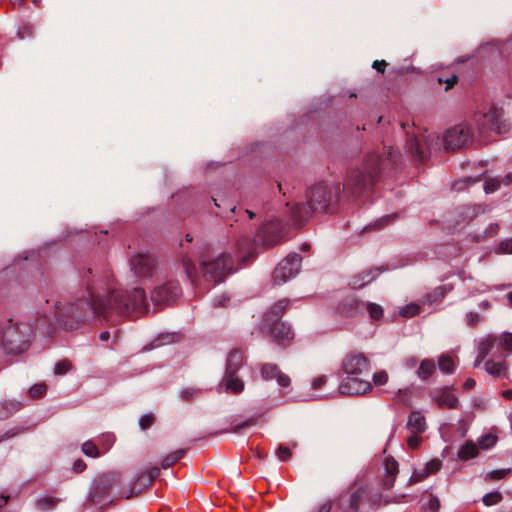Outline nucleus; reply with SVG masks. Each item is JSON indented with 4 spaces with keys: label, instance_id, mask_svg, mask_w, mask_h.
<instances>
[{
    "label": "nucleus",
    "instance_id": "f257e3e1",
    "mask_svg": "<svg viewBox=\"0 0 512 512\" xmlns=\"http://www.w3.org/2000/svg\"><path fill=\"white\" fill-rule=\"evenodd\" d=\"M147 311V299L142 288H134L126 293L109 288L105 298L100 293H91L89 298L81 299L67 309L69 316L82 321L94 317L109 318L115 314H144Z\"/></svg>",
    "mask_w": 512,
    "mask_h": 512
},
{
    "label": "nucleus",
    "instance_id": "f03ea898",
    "mask_svg": "<svg viewBox=\"0 0 512 512\" xmlns=\"http://www.w3.org/2000/svg\"><path fill=\"white\" fill-rule=\"evenodd\" d=\"M503 117V109L497 106H491L487 112L475 113L472 119V126L462 123L449 128L444 133L442 139L444 149L454 151L467 145L473 138L475 131L481 136L488 131H494L499 134L507 132L509 124Z\"/></svg>",
    "mask_w": 512,
    "mask_h": 512
},
{
    "label": "nucleus",
    "instance_id": "7ed1b4c3",
    "mask_svg": "<svg viewBox=\"0 0 512 512\" xmlns=\"http://www.w3.org/2000/svg\"><path fill=\"white\" fill-rule=\"evenodd\" d=\"M340 187L338 185L319 183L310 188L308 203L297 205L293 210L294 220L301 223L308 219L313 211H329V207L336 201Z\"/></svg>",
    "mask_w": 512,
    "mask_h": 512
},
{
    "label": "nucleus",
    "instance_id": "20e7f679",
    "mask_svg": "<svg viewBox=\"0 0 512 512\" xmlns=\"http://www.w3.org/2000/svg\"><path fill=\"white\" fill-rule=\"evenodd\" d=\"M31 335L30 327L9 319L0 331V342L6 353L20 354L28 348Z\"/></svg>",
    "mask_w": 512,
    "mask_h": 512
},
{
    "label": "nucleus",
    "instance_id": "39448f33",
    "mask_svg": "<svg viewBox=\"0 0 512 512\" xmlns=\"http://www.w3.org/2000/svg\"><path fill=\"white\" fill-rule=\"evenodd\" d=\"M380 162L378 155L369 154L360 166L351 171L346 186L358 191L373 185L380 172Z\"/></svg>",
    "mask_w": 512,
    "mask_h": 512
},
{
    "label": "nucleus",
    "instance_id": "423d86ee",
    "mask_svg": "<svg viewBox=\"0 0 512 512\" xmlns=\"http://www.w3.org/2000/svg\"><path fill=\"white\" fill-rule=\"evenodd\" d=\"M233 270L231 258L221 254L211 261L201 263V272L206 279L215 283L221 282Z\"/></svg>",
    "mask_w": 512,
    "mask_h": 512
},
{
    "label": "nucleus",
    "instance_id": "0eeeda50",
    "mask_svg": "<svg viewBox=\"0 0 512 512\" xmlns=\"http://www.w3.org/2000/svg\"><path fill=\"white\" fill-rule=\"evenodd\" d=\"M301 256L297 253L288 255L274 269L272 278L275 284H283L298 274L301 265Z\"/></svg>",
    "mask_w": 512,
    "mask_h": 512
},
{
    "label": "nucleus",
    "instance_id": "6e6552de",
    "mask_svg": "<svg viewBox=\"0 0 512 512\" xmlns=\"http://www.w3.org/2000/svg\"><path fill=\"white\" fill-rule=\"evenodd\" d=\"M130 268L137 278L146 280L155 272V261L150 255L138 254L130 260Z\"/></svg>",
    "mask_w": 512,
    "mask_h": 512
},
{
    "label": "nucleus",
    "instance_id": "1a4fd4ad",
    "mask_svg": "<svg viewBox=\"0 0 512 512\" xmlns=\"http://www.w3.org/2000/svg\"><path fill=\"white\" fill-rule=\"evenodd\" d=\"M341 369L346 376L361 375L369 369V361L362 354L349 353L342 361Z\"/></svg>",
    "mask_w": 512,
    "mask_h": 512
},
{
    "label": "nucleus",
    "instance_id": "9d476101",
    "mask_svg": "<svg viewBox=\"0 0 512 512\" xmlns=\"http://www.w3.org/2000/svg\"><path fill=\"white\" fill-rule=\"evenodd\" d=\"M181 294V288L175 281L167 282L156 287L151 293V300L154 304H167L174 301Z\"/></svg>",
    "mask_w": 512,
    "mask_h": 512
},
{
    "label": "nucleus",
    "instance_id": "9b49d317",
    "mask_svg": "<svg viewBox=\"0 0 512 512\" xmlns=\"http://www.w3.org/2000/svg\"><path fill=\"white\" fill-rule=\"evenodd\" d=\"M339 390L343 395H361L370 392L372 385L368 380L362 379L360 375L346 376L341 382Z\"/></svg>",
    "mask_w": 512,
    "mask_h": 512
},
{
    "label": "nucleus",
    "instance_id": "f8f14e48",
    "mask_svg": "<svg viewBox=\"0 0 512 512\" xmlns=\"http://www.w3.org/2000/svg\"><path fill=\"white\" fill-rule=\"evenodd\" d=\"M431 398L440 408L457 409L459 406L458 398L449 387L434 390Z\"/></svg>",
    "mask_w": 512,
    "mask_h": 512
},
{
    "label": "nucleus",
    "instance_id": "ddd939ff",
    "mask_svg": "<svg viewBox=\"0 0 512 512\" xmlns=\"http://www.w3.org/2000/svg\"><path fill=\"white\" fill-rule=\"evenodd\" d=\"M160 473L159 468L152 467L147 470H145L137 479L135 482L132 483L130 492L126 496L127 498H130L133 495H137L141 493L145 488H147L155 478L158 477Z\"/></svg>",
    "mask_w": 512,
    "mask_h": 512
},
{
    "label": "nucleus",
    "instance_id": "4468645a",
    "mask_svg": "<svg viewBox=\"0 0 512 512\" xmlns=\"http://www.w3.org/2000/svg\"><path fill=\"white\" fill-rule=\"evenodd\" d=\"M270 322L267 324L270 325L269 333L275 341L284 343L293 339L294 333L289 325L278 320Z\"/></svg>",
    "mask_w": 512,
    "mask_h": 512
},
{
    "label": "nucleus",
    "instance_id": "2eb2a0df",
    "mask_svg": "<svg viewBox=\"0 0 512 512\" xmlns=\"http://www.w3.org/2000/svg\"><path fill=\"white\" fill-rule=\"evenodd\" d=\"M261 376L264 380L275 379L278 385L288 387L290 385V378L288 375L281 372L275 364H265L261 368Z\"/></svg>",
    "mask_w": 512,
    "mask_h": 512
},
{
    "label": "nucleus",
    "instance_id": "dca6fc26",
    "mask_svg": "<svg viewBox=\"0 0 512 512\" xmlns=\"http://www.w3.org/2000/svg\"><path fill=\"white\" fill-rule=\"evenodd\" d=\"M484 369L489 375L493 376L494 378L500 379L507 377L508 367L505 359L488 360L484 364Z\"/></svg>",
    "mask_w": 512,
    "mask_h": 512
},
{
    "label": "nucleus",
    "instance_id": "f3484780",
    "mask_svg": "<svg viewBox=\"0 0 512 512\" xmlns=\"http://www.w3.org/2000/svg\"><path fill=\"white\" fill-rule=\"evenodd\" d=\"M384 479L383 486L386 489H390L393 487L394 482L396 480V475L398 473V462L390 457H387L384 461Z\"/></svg>",
    "mask_w": 512,
    "mask_h": 512
},
{
    "label": "nucleus",
    "instance_id": "a211bd4d",
    "mask_svg": "<svg viewBox=\"0 0 512 512\" xmlns=\"http://www.w3.org/2000/svg\"><path fill=\"white\" fill-rule=\"evenodd\" d=\"M221 386L224 387L226 392L234 394H239L244 390V382L236 376V373H231V371H226Z\"/></svg>",
    "mask_w": 512,
    "mask_h": 512
},
{
    "label": "nucleus",
    "instance_id": "6ab92c4d",
    "mask_svg": "<svg viewBox=\"0 0 512 512\" xmlns=\"http://www.w3.org/2000/svg\"><path fill=\"white\" fill-rule=\"evenodd\" d=\"M495 341V337L491 335L485 336L479 341L478 354L474 362V367L479 366L484 361V359L494 347Z\"/></svg>",
    "mask_w": 512,
    "mask_h": 512
},
{
    "label": "nucleus",
    "instance_id": "aec40b11",
    "mask_svg": "<svg viewBox=\"0 0 512 512\" xmlns=\"http://www.w3.org/2000/svg\"><path fill=\"white\" fill-rule=\"evenodd\" d=\"M426 427V420L421 412L413 411L410 413L407 428L412 434H421L426 430Z\"/></svg>",
    "mask_w": 512,
    "mask_h": 512
},
{
    "label": "nucleus",
    "instance_id": "412c9836",
    "mask_svg": "<svg viewBox=\"0 0 512 512\" xmlns=\"http://www.w3.org/2000/svg\"><path fill=\"white\" fill-rule=\"evenodd\" d=\"M237 255L238 259H241L243 262L247 261L250 257L254 255V246L255 243L252 242L247 237H242L237 241Z\"/></svg>",
    "mask_w": 512,
    "mask_h": 512
},
{
    "label": "nucleus",
    "instance_id": "4be33fe9",
    "mask_svg": "<svg viewBox=\"0 0 512 512\" xmlns=\"http://www.w3.org/2000/svg\"><path fill=\"white\" fill-rule=\"evenodd\" d=\"M361 500V492L355 491L348 498L341 497L340 505L341 512H358L359 503Z\"/></svg>",
    "mask_w": 512,
    "mask_h": 512
},
{
    "label": "nucleus",
    "instance_id": "5701e85b",
    "mask_svg": "<svg viewBox=\"0 0 512 512\" xmlns=\"http://www.w3.org/2000/svg\"><path fill=\"white\" fill-rule=\"evenodd\" d=\"M289 301L286 299L280 300L277 303H275L270 310L265 314L264 322L270 323V321L277 320L276 318L280 317L283 312L288 307Z\"/></svg>",
    "mask_w": 512,
    "mask_h": 512
},
{
    "label": "nucleus",
    "instance_id": "b1692460",
    "mask_svg": "<svg viewBox=\"0 0 512 512\" xmlns=\"http://www.w3.org/2000/svg\"><path fill=\"white\" fill-rule=\"evenodd\" d=\"M447 292L445 286H438L424 295L421 299V303L424 305H432L441 301Z\"/></svg>",
    "mask_w": 512,
    "mask_h": 512
},
{
    "label": "nucleus",
    "instance_id": "393cba45",
    "mask_svg": "<svg viewBox=\"0 0 512 512\" xmlns=\"http://www.w3.org/2000/svg\"><path fill=\"white\" fill-rule=\"evenodd\" d=\"M511 182H512V175L511 174H507V175H505L501 179H499V178H491V179L486 180L485 185H484V190H485V192L487 194L493 193V192L497 191L500 188L501 184L507 186Z\"/></svg>",
    "mask_w": 512,
    "mask_h": 512
},
{
    "label": "nucleus",
    "instance_id": "a878e982",
    "mask_svg": "<svg viewBox=\"0 0 512 512\" xmlns=\"http://www.w3.org/2000/svg\"><path fill=\"white\" fill-rule=\"evenodd\" d=\"M478 455V446L472 441H466L458 450L460 460H469Z\"/></svg>",
    "mask_w": 512,
    "mask_h": 512
},
{
    "label": "nucleus",
    "instance_id": "bb28decb",
    "mask_svg": "<svg viewBox=\"0 0 512 512\" xmlns=\"http://www.w3.org/2000/svg\"><path fill=\"white\" fill-rule=\"evenodd\" d=\"M436 366L433 360L425 359L420 363V366L417 370V376L422 379H428L434 372Z\"/></svg>",
    "mask_w": 512,
    "mask_h": 512
},
{
    "label": "nucleus",
    "instance_id": "cd10ccee",
    "mask_svg": "<svg viewBox=\"0 0 512 512\" xmlns=\"http://www.w3.org/2000/svg\"><path fill=\"white\" fill-rule=\"evenodd\" d=\"M243 363V354L240 351H232L227 359V368L226 371H231V373H236L237 370Z\"/></svg>",
    "mask_w": 512,
    "mask_h": 512
},
{
    "label": "nucleus",
    "instance_id": "c85d7f7f",
    "mask_svg": "<svg viewBox=\"0 0 512 512\" xmlns=\"http://www.w3.org/2000/svg\"><path fill=\"white\" fill-rule=\"evenodd\" d=\"M438 367L442 373L452 374L456 365L454 359L450 355H442L438 359Z\"/></svg>",
    "mask_w": 512,
    "mask_h": 512
},
{
    "label": "nucleus",
    "instance_id": "c756f323",
    "mask_svg": "<svg viewBox=\"0 0 512 512\" xmlns=\"http://www.w3.org/2000/svg\"><path fill=\"white\" fill-rule=\"evenodd\" d=\"M297 447L296 442H291L290 446L279 445L276 450V455L280 461H288L292 456V449Z\"/></svg>",
    "mask_w": 512,
    "mask_h": 512
},
{
    "label": "nucleus",
    "instance_id": "7c9ffc66",
    "mask_svg": "<svg viewBox=\"0 0 512 512\" xmlns=\"http://www.w3.org/2000/svg\"><path fill=\"white\" fill-rule=\"evenodd\" d=\"M185 454V450L183 449H178L168 455H166L162 461H161V466L162 468L166 469L168 468L169 466H171L173 463L177 462L178 460H180Z\"/></svg>",
    "mask_w": 512,
    "mask_h": 512
},
{
    "label": "nucleus",
    "instance_id": "2f4dec72",
    "mask_svg": "<svg viewBox=\"0 0 512 512\" xmlns=\"http://www.w3.org/2000/svg\"><path fill=\"white\" fill-rule=\"evenodd\" d=\"M119 478L120 477L117 473H109L100 478L98 485L105 489H109L119 482Z\"/></svg>",
    "mask_w": 512,
    "mask_h": 512
},
{
    "label": "nucleus",
    "instance_id": "473e14b6",
    "mask_svg": "<svg viewBox=\"0 0 512 512\" xmlns=\"http://www.w3.org/2000/svg\"><path fill=\"white\" fill-rule=\"evenodd\" d=\"M503 499L502 493L499 491H493L483 496V503L485 506H493L501 502Z\"/></svg>",
    "mask_w": 512,
    "mask_h": 512
},
{
    "label": "nucleus",
    "instance_id": "72a5a7b5",
    "mask_svg": "<svg viewBox=\"0 0 512 512\" xmlns=\"http://www.w3.org/2000/svg\"><path fill=\"white\" fill-rule=\"evenodd\" d=\"M399 313L402 317L411 318L420 313V305L417 303L407 304L406 306L401 308Z\"/></svg>",
    "mask_w": 512,
    "mask_h": 512
},
{
    "label": "nucleus",
    "instance_id": "f704fd0d",
    "mask_svg": "<svg viewBox=\"0 0 512 512\" xmlns=\"http://www.w3.org/2000/svg\"><path fill=\"white\" fill-rule=\"evenodd\" d=\"M34 33H35L34 25L31 23H26L18 28L17 37L20 40H24L26 38L32 37L34 35Z\"/></svg>",
    "mask_w": 512,
    "mask_h": 512
},
{
    "label": "nucleus",
    "instance_id": "c9c22d12",
    "mask_svg": "<svg viewBox=\"0 0 512 512\" xmlns=\"http://www.w3.org/2000/svg\"><path fill=\"white\" fill-rule=\"evenodd\" d=\"M57 503H58V500H56L55 498H52V497H43V498H40L38 501H37V506L43 510V511H48V510H53L55 509V507L57 506Z\"/></svg>",
    "mask_w": 512,
    "mask_h": 512
},
{
    "label": "nucleus",
    "instance_id": "e433bc0d",
    "mask_svg": "<svg viewBox=\"0 0 512 512\" xmlns=\"http://www.w3.org/2000/svg\"><path fill=\"white\" fill-rule=\"evenodd\" d=\"M367 311L369 313L370 318L373 320H378L383 316V308L376 303H368Z\"/></svg>",
    "mask_w": 512,
    "mask_h": 512
},
{
    "label": "nucleus",
    "instance_id": "4c0bfd02",
    "mask_svg": "<svg viewBox=\"0 0 512 512\" xmlns=\"http://www.w3.org/2000/svg\"><path fill=\"white\" fill-rule=\"evenodd\" d=\"M479 447L487 450L494 446L497 442V437L492 434H486L479 439Z\"/></svg>",
    "mask_w": 512,
    "mask_h": 512
},
{
    "label": "nucleus",
    "instance_id": "58836bf2",
    "mask_svg": "<svg viewBox=\"0 0 512 512\" xmlns=\"http://www.w3.org/2000/svg\"><path fill=\"white\" fill-rule=\"evenodd\" d=\"M82 451L88 457L96 458L99 456V450L92 441L84 442L82 445Z\"/></svg>",
    "mask_w": 512,
    "mask_h": 512
},
{
    "label": "nucleus",
    "instance_id": "ea45409f",
    "mask_svg": "<svg viewBox=\"0 0 512 512\" xmlns=\"http://www.w3.org/2000/svg\"><path fill=\"white\" fill-rule=\"evenodd\" d=\"M499 231V225L497 223L490 224L481 235L477 236L478 240H485L497 235Z\"/></svg>",
    "mask_w": 512,
    "mask_h": 512
},
{
    "label": "nucleus",
    "instance_id": "a19ab883",
    "mask_svg": "<svg viewBox=\"0 0 512 512\" xmlns=\"http://www.w3.org/2000/svg\"><path fill=\"white\" fill-rule=\"evenodd\" d=\"M497 254H512V238L502 240L495 248Z\"/></svg>",
    "mask_w": 512,
    "mask_h": 512
},
{
    "label": "nucleus",
    "instance_id": "79ce46f5",
    "mask_svg": "<svg viewBox=\"0 0 512 512\" xmlns=\"http://www.w3.org/2000/svg\"><path fill=\"white\" fill-rule=\"evenodd\" d=\"M500 345L505 351L512 352V333L504 332L500 336Z\"/></svg>",
    "mask_w": 512,
    "mask_h": 512
},
{
    "label": "nucleus",
    "instance_id": "37998d69",
    "mask_svg": "<svg viewBox=\"0 0 512 512\" xmlns=\"http://www.w3.org/2000/svg\"><path fill=\"white\" fill-rule=\"evenodd\" d=\"M441 467V462L438 459L429 461L423 469V476H428L431 473L437 472Z\"/></svg>",
    "mask_w": 512,
    "mask_h": 512
},
{
    "label": "nucleus",
    "instance_id": "c03bdc74",
    "mask_svg": "<svg viewBox=\"0 0 512 512\" xmlns=\"http://www.w3.org/2000/svg\"><path fill=\"white\" fill-rule=\"evenodd\" d=\"M182 264H183V267H184L187 277L189 279H191V281H194V279L196 277V268H195L194 264L191 262V260L186 259V258L183 259Z\"/></svg>",
    "mask_w": 512,
    "mask_h": 512
},
{
    "label": "nucleus",
    "instance_id": "a18cd8bd",
    "mask_svg": "<svg viewBox=\"0 0 512 512\" xmlns=\"http://www.w3.org/2000/svg\"><path fill=\"white\" fill-rule=\"evenodd\" d=\"M410 151L419 159H423V151L420 148V141L417 138L410 139Z\"/></svg>",
    "mask_w": 512,
    "mask_h": 512
},
{
    "label": "nucleus",
    "instance_id": "49530a36",
    "mask_svg": "<svg viewBox=\"0 0 512 512\" xmlns=\"http://www.w3.org/2000/svg\"><path fill=\"white\" fill-rule=\"evenodd\" d=\"M441 507L440 500L437 496L431 495L426 505V510L430 512H438Z\"/></svg>",
    "mask_w": 512,
    "mask_h": 512
},
{
    "label": "nucleus",
    "instance_id": "de8ad7c7",
    "mask_svg": "<svg viewBox=\"0 0 512 512\" xmlns=\"http://www.w3.org/2000/svg\"><path fill=\"white\" fill-rule=\"evenodd\" d=\"M154 423V417L152 414H145L139 419V426L142 430H146L151 427Z\"/></svg>",
    "mask_w": 512,
    "mask_h": 512
},
{
    "label": "nucleus",
    "instance_id": "09e8293b",
    "mask_svg": "<svg viewBox=\"0 0 512 512\" xmlns=\"http://www.w3.org/2000/svg\"><path fill=\"white\" fill-rule=\"evenodd\" d=\"M388 381V374L386 371L382 370V371H379V372H376L374 375H373V382L375 385L377 386H381V385H384L386 384Z\"/></svg>",
    "mask_w": 512,
    "mask_h": 512
},
{
    "label": "nucleus",
    "instance_id": "8fccbe9b",
    "mask_svg": "<svg viewBox=\"0 0 512 512\" xmlns=\"http://www.w3.org/2000/svg\"><path fill=\"white\" fill-rule=\"evenodd\" d=\"M46 391V386L43 384H36L30 388V395L32 398H41Z\"/></svg>",
    "mask_w": 512,
    "mask_h": 512
},
{
    "label": "nucleus",
    "instance_id": "3c124183",
    "mask_svg": "<svg viewBox=\"0 0 512 512\" xmlns=\"http://www.w3.org/2000/svg\"><path fill=\"white\" fill-rule=\"evenodd\" d=\"M71 368V365L68 361L63 360L55 365L54 372L58 375H63L67 373Z\"/></svg>",
    "mask_w": 512,
    "mask_h": 512
},
{
    "label": "nucleus",
    "instance_id": "603ef678",
    "mask_svg": "<svg viewBox=\"0 0 512 512\" xmlns=\"http://www.w3.org/2000/svg\"><path fill=\"white\" fill-rule=\"evenodd\" d=\"M467 324L471 327L476 326L480 321V315L477 312H469L466 315Z\"/></svg>",
    "mask_w": 512,
    "mask_h": 512
},
{
    "label": "nucleus",
    "instance_id": "864d4df0",
    "mask_svg": "<svg viewBox=\"0 0 512 512\" xmlns=\"http://www.w3.org/2000/svg\"><path fill=\"white\" fill-rule=\"evenodd\" d=\"M509 469H499V470H493L489 473V478L493 480H498L504 478L508 473Z\"/></svg>",
    "mask_w": 512,
    "mask_h": 512
},
{
    "label": "nucleus",
    "instance_id": "5fc2aeb1",
    "mask_svg": "<svg viewBox=\"0 0 512 512\" xmlns=\"http://www.w3.org/2000/svg\"><path fill=\"white\" fill-rule=\"evenodd\" d=\"M197 394V390L194 388H186L181 391V398L184 400H191Z\"/></svg>",
    "mask_w": 512,
    "mask_h": 512
},
{
    "label": "nucleus",
    "instance_id": "6e6d98bb",
    "mask_svg": "<svg viewBox=\"0 0 512 512\" xmlns=\"http://www.w3.org/2000/svg\"><path fill=\"white\" fill-rule=\"evenodd\" d=\"M420 443V439L419 437L417 436V434H413L411 435L408 439H407V444L410 448H417L418 445Z\"/></svg>",
    "mask_w": 512,
    "mask_h": 512
},
{
    "label": "nucleus",
    "instance_id": "4d7b16f0",
    "mask_svg": "<svg viewBox=\"0 0 512 512\" xmlns=\"http://www.w3.org/2000/svg\"><path fill=\"white\" fill-rule=\"evenodd\" d=\"M326 383V377L325 376H319L315 378L312 382L313 389H319Z\"/></svg>",
    "mask_w": 512,
    "mask_h": 512
},
{
    "label": "nucleus",
    "instance_id": "13d9d810",
    "mask_svg": "<svg viewBox=\"0 0 512 512\" xmlns=\"http://www.w3.org/2000/svg\"><path fill=\"white\" fill-rule=\"evenodd\" d=\"M86 469V464L83 460L78 459L73 464V470L77 473L82 472Z\"/></svg>",
    "mask_w": 512,
    "mask_h": 512
},
{
    "label": "nucleus",
    "instance_id": "bf43d9fd",
    "mask_svg": "<svg viewBox=\"0 0 512 512\" xmlns=\"http://www.w3.org/2000/svg\"><path fill=\"white\" fill-rule=\"evenodd\" d=\"M386 66H387V63L384 60H376L373 62V65H372V67L379 72H384Z\"/></svg>",
    "mask_w": 512,
    "mask_h": 512
},
{
    "label": "nucleus",
    "instance_id": "052dcab7",
    "mask_svg": "<svg viewBox=\"0 0 512 512\" xmlns=\"http://www.w3.org/2000/svg\"><path fill=\"white\" fill-rule=\"evenodd\" d=\"M279 241V238L277 237H266L263 238V245L265 246H272L276 244Z\"/></svg>",
    "mask_w": 512,
    "mask_h": 512
},
{
    "label": "nucleus",
    "instance_id": "680f3d73",
    "mask_svg": "<svg viewBox=\"0 0 512 512\" xmlns=\"http://www.w3.org/2000/svg\"><path fill=\"white\" fill-rule=\"evenodd\" d=\"M426 476H423V469L420 472H415L412 474L410 481L411 482H418L424 479Z\"/></svg>",
    "mask_w": 512,
    "mask_h": 512
},
{
    "label": "nucleus",
    "instance_id": "e2e57ef3",
    "mask_svg": "<svg viewBox=\"0 0 512 512\" xmlns=\"http://www.w3.org/2000/svg\"><path fill=\"white\" fill-rule=\"evenodd\" d=\"M476 385V381L473 379V378H468L464 384H463V388L465 390H471L472 388H474Z\"/></svg>",
    "mask_w": 512,
    "mask_h": 512
},
{
    "label": "nucleus",
    "instance_id": "0e129e2a",
    "mask_svg": "<svg viewBox=\"0 0 512 512\" xmlns=\"http://www.w3.org/2000/svg\"><path fill=\"white\" fill-rule=\"evenodd\" d=\"M103 442L106 444V450H108L110 448V446L112 445V443L114 442L113 435H110V434L104 435Z\"/></svg>",
    "mask_w": 512,
    "mask_h": 512
},
{
    "label": "nucleus",
    "instance_id": "69168bd1",
    "mask_svg": "<svg viewBox=\"0 0 512 512\" xmlns=\"http://www.w3.org/2000/svg\"><path fill=\"white\" fill-rule=\"evenodd\" d=\"M457 82V76L453 75L450 78H447L445 80V83L447 84L446 90L453 87L454 84Z\"/></svg>",
    "mask_w": 512,
    "mask_h": 512
},
{
    "label": "nucleus",
    "instance_id": "338daca9",
    "mask_svg": "<svg viewBox=\"0 0 512 512\" xmlns=\"http://www.w3.org/2000/svg\"><path fill=\"white\" fill-rule=\"evenodd\" d=\"M375 276H369L366 280H364L362 283L357 284L356 282L353 284L354 288H361L365 286L366 284L370 283Z\"/></svg>",
    "mask_w": 512,
    "mask_h": 512
},
{
    "label": "nucleus",
    "instance_id": "774afa93",
    "mask_svg": "<svg viewBox=\"0 0 512 512\" xmlns=\"http://www.w3.org/2000/svg\"><path fill=\"white\" fill-rule=\"evenodd\" d=\"M360 305H363V303H360L359 301H357L355 299L349 300V306L351 308H355V310H358Z\"/></svg>",
    "mask_w": 512,
    "mask_h": 512
}]
</instances>
